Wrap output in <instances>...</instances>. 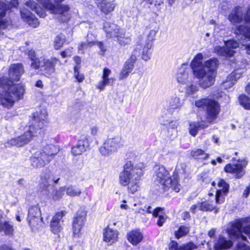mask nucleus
Instances as JSON below:
<instances>
[{"label": "nucleus", "mask_w": 250, "mask_h": 250, "mask_svg": "<svg viewBox=\"0 0 250 250\" xmlns=\"http://www.w3.org/2000/svg\"><path fill=\"white\" fill-rule=\"evenodd\" d=\"M31 164L35 168H40L49 163V160L45 157L42 151H37L30 158Z\"/></svg>", "instance_id": "obj_18"}, {"label": "nucleus", "mask_w": 250, "mask_h": 250, "mask_svg": "<svg viewBox=\"0 0 250 250\" xmlns=\"http://www.w3.org/2000/svg\"><path fill=\"white\" fill-rule=\"evenodd\" d=\"M190 83H188L187 87H186V95L188 96H190L194 94L197 90L198 87L197 86L193 84H189Z\"/></svg>", "instance_id": "obj_46"}, {"label": "nucleus", "mask_w": 250, "mask_h": 250, "mask_svg": "<svg viewBox=\"0 0 250 250\" xmlns=\"http://www.w3.org/2000/svg\"><path fill=\"white\" fill-rule=\"evenodd\" d=\"M155 179L162 185L166 188H171L176 192H179L181 186L179 183L177 174L179 173L184 172V170H180L177 166L175 168L174 174L172 177H170L168 171L164 166L157 165L154 167Z\"/></svg>", "instance_id": "obj_5"}, {"label": "nucleus", "mask_w": 250, "mask_h": 250, "mask_svg": "<svg viewBox=\"0 0 250 250\" xmlns=\"http://www.w3.org/2000/svg\"><path fill=\"white\" fill-rule=\"evenodd\" d=\"M94 43L92 42H82L80 45L79 48V50H81L82 51H83L84 49L89 48Z\"/></svg>", "instance_id": "obj_57"}, {"label": "nucleus", "mask_w": 250, "mask_h": 250, "mask_svg": "<svg viewBox=\"0 0 250 250\" xmlns=\"http://www.w3.org/2000/svg\"><path fill=\"white\" fill-rule=\"evenodd\" d=\"M146 47V44H145L142 51V58L144 60L147 61L150 59V52L149 51V49H147Z\"/></svg>", "instance_id": "obj_51"}, {"label": "nucleus", "mask_w": 250, "mask_h": 250, "mask_svg": "<svg viewBox=\"0 0 250 250\" xmlns=\"http://www.w3.org/2000/svg\"><path fill=\"white\" fill-rule=\"evenodd\" d=\"M119 232L117 230L107 226L103 231V240L111 245L118 241Z\"/></svg>", "instance_id": "obj_21"}, {"label": "nucleus", "mask_w": 250, "mask_h": 250, "mask_svg": "<svg viewBox=\"0 0 250 250\" xmlns=\"http://www.w3.org/2000/svg\"><path fill=\"white\" fill-rule=\"evenodd\" d=\"M237 248L241 250H250V248L246 246L244 243L239 242L237 245Z\"/></svg>", "instance_id": "obj_62"}, {"label": "nucleus", "mask_w": 250, "mask_h": 250, "mask_svg": "<svg viewBox=\"0 0 250 250\" xmlns=\"http://www.w3.org/2000/svg\"><path fill=\"white\" fill-rule=\"evenodd\" d=\"M163 209L160 208H156L152 212L153 216L155 217H159V220L157 222V225L159 226H162L166 220L167 217L166 215H162Z\"/></svg>", "instance_id": "obj_35"}, {"label": "nucleus", "mask_w": 250, "mask_h": 250, "mask_svg": "<svg viewBox=\"0 0 250 250\" xmlns=\"http://www.w3.org/2000/svg\"><path fill=\"white\" fill-rule=\"evenodd\" d=\"M42 151V153L45 154V157L48 158L49 162L53 159L54 155H55L58 151V147L53 145H47L45 146Z\"/></svg>", "instance_id": "obj_31"}, {"label": "nucleus", "mask_w": 250, "mask_h": 250, "mask_svg": "<svg viewBox=\"0 0 250 250\" xmlns=\"http://www.w3.org/2000/svg\"><path fill=\"white\" fill-rule=\"evenodd\" d=\"M222 203L217 196H215L212 193H209L208 197L205 198V200L201 203H199V209L204 211H211L215 209L217 212L218 210L217 205Z\"/></svg>", "instance_id": "obj_9"}, {"label": "nucleus", "mask_w": 250, "mask_h": 250, "mask_svg": "<svg viewBox=\"0 0 250 250\" xmlns=\"http://www.w3.org/2000/svg\"><path fill=\"white\" fill-rule=\"evenodd\" d=\"M210 99L202 98L195 101V105L197 107H204L207 106L208 102Z\"/></svg>", "instance_id": "obj_49"}, {"label": "nucleus", "mask_w": 250, "mask_h": 250, "mask_svg": "<svg viewBox=\"0 0 250 250\" xmlns=\"http://www.w3.org/2000/svg\"><path fill=\"white\" fill-rule=\"evenodd\" d=\"M19 4L18 0H12L7 4H5L7 10H11L13 7H16Z\"/></svg>", "instance_id": "obj_55"}, {"label": "nucleus", "mask_w": 250, "mask_h": 250, "mask_svg": "<svg viewBox=\"0 0 250 250\" xmlns=\"http://www.w3.org/2000/svg\"><path fill=\"white\" fill-rule=\"evenodd\" d=\"M41 211L37 207H31L28 211V221L32 229L35 228L41 220Z\"/></svg>", "instance_id": "obj_20"}, {"label": "nucleus", "mask_w": 250, "mask_h": 250, "mask_svg": "<svg viewBox=\"0 0 250 250\" xmlns=\"http://www.w3.org/2000/svg\"><path fill=\"white\" fill-rule=\"evenodd\" d=\"M183 104V103L179 96L174 94L167 100V106L168 109L174 110L181 108Z\"/></svg>", "instance_id": "obj_27"}, {"label": "nucleus", "mask_w": 250, "mask_h": 250, "mask_svg": "<svg viewBox=\"0 0 250 250\" xmlns=\"http://www.w3.org/2000/svg\"><path fill=\"white\" fill-rule=\"evenodd\" d=\"M65 42V36L63 35L60 34L57 35L54 42V47L56 49L61 48Z\"/></svg>", "instance_id": "obj_38"}, {"label": "nucleus", "mask_w": 250, "mask_h": 250, "mask_svg": "<svg viewBox=\"0 0 250 250\" xmlns=\"http://www.w3.org/2000/svg\"><path fill=\"white\" fill-rule=\"evenodd\" d=\"M178 244L177 242L172 241L169 244V248L170 250H179Z\"/></svg>", "instance_id": "obj_61"}, {"label": "nucleus", "mask_w": 250, "mask_h": 250, "mask_svg": "<svg viewBox=\"0 0 250 250\" xmlns=\"http://www.w3.org/2000/svg\"><path fill=\"white\" fill-rule=\"evenodd\" d=\"M250 219L248 218H245L242 221L238 220L232 223L231 227L227 230L230 237L232 239L242 240L245 241L247 238L242 234V231L245 234H250V225L246 227L242 228V224L244 222H248Z\"/></svg>", "instance_id": "obj_6"}, {"label": "nucleus", "mask_w": 250, "mask_h": 250, "mask_svg": "<svg viewBox=\"0 0 250 250\" xmlns=\"http://www.w3.org/2000/svg\"><path fill=\"white\" fill-rule=\"evenodd\" d=\"M245 11L243 7L235 6L229 15L228 19L232 23H239L245 21Z\"/></svg>", "instance_id": "obj_15"}, {"label": "nucleus", "mask_w": 250, "mask_h": 250, "mask_svg": "<svg viewBox=\"0 0 250 250\" xmlns=\"http://www.w3.org/2000/svg\"><path fill=\"white\" fill-rule=\"evenodd\" d=\"M206 120L208 123L211 124L214 122L220 112L218 103L212 99H210L206 106Z\"/></svg>", "instance_id": "obj_12"}, {"label": "nucleus", "mask_w": 250, "mask_h": 250, "mask_svg": "<svg viewBox=\"0 0 250 250\" xmlns=\"http://www.w3.org/2000/svg\"><path fill=\"white\" fill-rule=\"evenodd\" d=\"M238 46L239 43L236 41L230 40L225 42V46L224 47L216 46L214 51L220 56L231 57L235 53L233 49L237 48Z\"/></svg>", "instance_id": "obj_10"}, {"label": "nucleus", "mask_w": 250, "mask_h": 250, "mask_svg": "<svg viewBox=\"0 0 250 250\" xmlns=\"http://www.w3.org/2000/svg\"><path fill=\"white\" fill-rule=\"evenodd\" d=\"M46 116L47 113L44 109H41L34 113L31 117L30 125L25 128L24 133L20 136L10 139L7 144L12 146L21 147L29 143L33 136L41 134Z\"/></svg>", "instance_id": "obj_3"}, {"label": "nucleus", "mask_w": 250, "mask_h": 250, "mask_svg": "<svg viewBox=\"0 0 250 250\" xmlns=\"http://www.w3.org/2000/svg\"><path fill=\"white\" fill-rule=\"evenodd\" d=\"M191 155L193 157H200L201 158L203 159H207L208 158L209 155L200 149H196L192 150Z\"/></svg>", "instance_id": "obj_44"}, {"label": "nucleus", "mask_w": 250, "mask_h": 250, "mask_svg": "<svg viewBox=\"0 0 250 250\" xmlns=\"http://www.w3.org/2000/svg\"><path fill=\"white\" fill-rule=\"evenodd\" d=\"M66 214V211L61 210L57 212L52 217L50 228L51 231L55 234H59L62 229V225L63 223L62 218Z\"/></svg>", "instance_id": "obj_11"}, {"label": "nucleus", "mask_w": 250, "mask_h": 250, "mask_svg": "<svg viewBox=\"0 0 250 250\" xmlns=\"http://www.w3.org/2000/svg\"><path fill=\"white\" fill-rule=\"evenodd\" d=\"M59 61L56 58L43 61V65L41 71H44L45 75H50L54 72L55 65Z\"/></svg>", "instance_id": "obj_24"}, {"label": "nucleus", "mask_w": 250, "mask_h": 250, "mask_svg": "<svg viewBox=\"0 0 250 250\" xmlns=\"http://www.w3.org/2000/svg\"><path fill=\"white\" fill-rule=\"evenodd\" d=\"M104 29L109 38H115L122 31L116 24L110 22H105Z\"/></svg>", "instance_id": "obj_26"}, {"label": "nucleus", "mask_w": 250, "mask_h": 250, "mask_svg": "<svg viewBox=\"0 0 250 250\" xmlns=\"http://www.w3.org/2000/svg\"><path fill=\"white\" fill-rule=\"evenodd\" d=\"M234 34L237 36L244 37L245 38L243 40L248 39L250 41V26L246 25L236 26L234 29Z\"/></svg>", "instance_id": "obj_29"}, {"label": "nucleus", "mask_w": 250, "mask_h": 250, "mask_svg": "<svg viewBox=\"0 0 250 250\" xmlns=\"http://www.w3.org/2000/svg\"><path fill=\"white\" fill-rule=\"evenodd\" d=\"M5 3H0V20L5 16V13L7 11Z\"/></svg>", "instance_id": "obj_59"}, {"label": "nucleus", "mask_w": 250, "mask_h": 250, "mask_svg": "<svg viewBox=\"0 0 250 250\" xmlns=\"http://www.w3.org/2000/svg\"><path fill=\"white\" fill-rule=\"evenodd\" d=\"M151 207H145L144 208L139 207L138 209H136V212L143 214H144L146 212L150 213L151 212Z\"/></svg>", "instance_id": "obj_60"}, {"label": "nucleus", "mask_w": 250, "mask_h": 250, "mask_svg": "<svg viewBox=\"0 0 250 250\" xmlns=\"http://www.w3.org/2000/svg\"><path fill=\"white\" fill-rule=\"evenodd\" d=\"M85 213L83 212H78L74 218L72 224L73 236L78 238L81 235V231L85 220Z\"/></svg>", "instance_id": "obj_13"}, {"label": "nucleus", "mask_w": 250, "mask_h": 250, "mask_svg": "<svg viewBox=\"0 0 250 250\" xmlns=\"http://www.w3.org/2000/svg\"><path fill=\"white\" fill-rule=\"evenodd\" d=\"M21 15L23 20L33 27L36 28L39 25L38 19L26 8H23L21 10Z\"/></svg>", "instance_id": "obj_22"}, {"label": "nucleus", "mask_w": 250, "mask_h": 250, "mask_svg": "<svg viewBox=\"0 0 250 250\" xmlns=\"http://www.w3.org/2000/svg\"><path fill=\"white\" fill-rule=\"evenodd\" d=\"M218 188L216 191L215 196H217L222 202H224L225 197L228 194L229 189V185L224 180L220 179L218 182Z\"/></svg>", "instance_id": "obj_23"}, {"label": "nucleus", "mask_w": 250, "mask_h": 250, "mask_svg": "<svg viewBox=\"0 0 250 250\" xmlns=\"http://www.w3.org/2000/svg\"><path fill=\"white\" fill-rule=\"evenodd\" d=\"M24 73L21 63L12 64L10 65L9 79H0V104L10 108L16 101L22 99L25 92L24 86L21 83L14 84V81H18Z\"/></svg>", "instance_id": "obj_1"}, {"label": "nucleus", "mask_w": 250, "mask_h": 250, "mask_svg": "<svg viewBox=\"0 0 250 250\" xmlns=\"http://www.w3.org/2000/svg\"><path fill=\"white\" fill-rule=\"evenodd\" d=\"M137 59L136 55L134 52L130 58L125 62L123 68L131 73L134 68V63Z\"/></svg>", "instance_id": "obj_34"}, {"label": "nucleus", "mask_w": 250, "mask_h": 250, "mask_svg": "<svg viewBox=\"0 0 250 250\" xmlns=\"http://www.w3.org/2000/svg\"><path fill=\"white\" fill-rule=\"evenodd\" d=\"M197 249V246L192 242H189L180 246L179 247V250H195Z\"/></svg>", "instance_id": "obj_48"}, {"label": "nucleus", "mask_w": 250, "mask_h": 250, "mask_svg": "<svg viewBox=\"0 0 250 250\" xmlns=\"http://www.w3.org/2000/svg\"><path fill=\"white\" fill-rule=\"evenodd\" d=\"M189 231V228L188 227L185 226H181L178 230L175 231V235L177 238L179 239L180 237L187 235Z\"/></svg>", "instance_id": "obj_41"}, {"label": "nucleus", "mask_w": 250, "mask_h": 250, "mask_svg": "<svg viewBox=\"0 0 250 250\" xmlns=\"http://www.w3.org/2000/svg\"><path fill=\"white\" fill-rule=\"evenodd\" d=\"M241 44L246 50V53L250 55V43H247L245 40H243L241 42Z\"/></svg>", "instance_id": "obj_58"}, {"label": "nucleus", "mask_w": 250, "mask_h": 250, "mask_svg": "<svg viewBox=\"0 0 250 250\" xmlns=\"http://www.w3.org/2000/svg\"><path fill=\"white\" fill-rule=\"evenodd\" d=\"M190 69L187 65L183 64L178 68L176 79L177 82L182 84H187L191 80V76L189 75Z\"/></svg>", "instance_id": "obj_16"}, {"label": "nucleus", "mask_w": 250, "mask_h": 250, "mask_svg": "<svg viewBox=\"0 0 250 250\" xmlns=\"http://www.w3.org/2000/svg\"><path fill=\"white\" fill-rule=\"evenodd\" d=\"M144 174L142 168L134 165L131 161L126 163L124 170L119 175L120 183L127 186L128 190L132 193L136 192L139 188V183Z\"/></svg>", "instance_id": "obj_4"}, {"label": "nucleus", "mask_w": 250, "mask_h": 250, "mask_svg": "<svg viewBox=\"0 0 250 250\" xmlns=\"http://www.w3.org/2000/svg\"><path fill=\"white\" fill-rule=\"evenodd\" d=\"M123 146L121 139L119 137H114L107 139L100 148V153L103 156H109L116 152L117 149Z\"/></svg>", "instance_id": "obj_8"}, {"label": "nucleus", "mask_w": 250, "mask_h": 250, "mask_svg": "<svg viewBox=\"0 0 250 250\" xmlns=\"http://www.w3.org/2000/svg\"><path fill=\"white\" fill-rule=\"evenodd\" d=\"M25 5L32 9V10H34L36 13L41 18H44L46 16V13L45 10L42 8L40 9L37 7V4L32 0L27 1Z\"/></svg>", "instance_id": "obj_33"}, {"label": "nucleus", "mask_w": 250, "mask_h": 250, "mask_svg": "<svg viewBox=\"0 0 250 250\" xmlns=\"http://www.w3.org/2000/svg\"><path fill=\"white\" fill-rule=\"evenodd\" d=\"M130 72H129L128 70H125L124 68L122 69L121 71L119 76V80H123L124 79L126 78L129 75V73Z\"/></svg>", "instance_id": "obj_56"}, {"label": "nucleus", "mask_w": 250, "mask_h": 250, "mask_svg": "<svg viewBox=\"0 0 250 250\" xmlns=\"http://www.w3.org/2000/svg\"><path fill=\"white\" fill-rule=\"evenodd\" d=\"M65 191L67 195L71 197L79 196L82 192L79 188L71 186L65 188Z\"/></svg>", "instance_id": "obj_37"}, {"label": "nucleus", "mask_w": 250, "mask_h": 250, "mask_svg": "<svg viewBox=\"0 0 250 250\" xmlns=\"http://www.w3.org/2000/svg\"><path fill=\"white\" fill-rule=\"evenodd\" d=\"M50 13L57 15L58 21L61 22H66L72 17L71 8L69 5L58 4L49 5Z\"/></svg>", "instance_id": "obj_7"}, {"label": "nucleus", "mask_w": 250, "mask_h": 250, "mask_svg": "<svg viewBox=\"0 0 250 250\" xmlns=\"http://www.w3.org/2000/svg\"><path fill=\"white\" fill-rule=\"evenodd\" d=\"M245 22L250 23V6L245 11Z\"/></svg>", "instance_id": "obj_63"}, {"label": "nucleus", "mask_w": 250, "mask_h": 250, "mask_svg": "<svg viewBox=\"0 0 250 250\" xmlns=\"http://www.w3.org/2000/svg\"><path fill=\"white\" fill-rule=\"evenodd\" d=\"M232 243L228 241L224 237H220L214 243V249L215 250H223L230 247Z\"/></svg>", "instance_id": "obj_30"}, {"label": "nucleus", "mask_w": 250, "mask_h": 250, "mask_svg": "<svg viewBox=\"0 0 250 250\" xmlns=\"http://www.w3.org/2000/svg\"><path fill=\"white\" fill-rule=\"evenodd\" d=\"M240 104L246 109L250 110V98L248 96L242 95L239 97Z\"/></svg>", "instance_id": "obj_40"}, {"label": "nucleus", "mask_w": 250, "mask_h": 250, "mask_svg": "<svg viewBox=\"0 0 250 250\" xmlns=\"http://www.w3.org/2000/svg\"><path fill=\"white\" fill-rule=\"evenodd\" d=\"M61 55L63 58L70 56L71 55V51L70 49H67L63 51H62L61 53Z\"/></svg>", "instance_id": "obj_64"}, {"label": "nucleus", "mask_w": 250, "mask_h": 250, "mask_svg": "<svg viewBox=\"0 0 250 250\" xmlns=\"http://www.w3.org/2000/svg\"><path fill=\"white\" fill-rule=\"evenodd\" d=\"M115 38L117 39V42L121 45H125L128 44L130 42L129 38L125 37L123 31H122L119 34V36H117Z\"/></svg>", "instance_id": "obj_43"}, {"label": "nucleus", "mask_w": 250, "mask_h": 250, "mask_svg": "<svg viewBox=\"0 0 250 250\" xmlns=\"http://www.w3.org/2000/svg\"><path fill=\"white\" fill-rule=\"evenodd\" d=\"M157 31L156 30H151L147 36V42L146 43L147 49H150L152 46L153 41L155 40Z\"/></svg>", "instance_id": "obj_36"}, {"label": "nucleus", "mask_w": 250, "mask_h": 250, "mask_svg": "<svg viewBox=\"0 0 250 250\" xmlns=\"http://www.w3.org/2000/svg\"><path fill=\"white\" fill-rule=\"evenodd\" d=\"M139 204H137V203L132 204V203L129 202L128 203V204H127H127L121 205L120 207L122 209H127L128 208H130L133 210H135V208H134V207H135L137 206H139Z\"/></svg>", "instance_id": "obj_54"}, {"label": "nucleus", "mask_w": 250, "mask_h": 250, "mask_svg": "<svg viewBox=\"0 0 250 250\" xmlns=\"http://www.w3.org/2000/svg\"><path fill=\"white\" fill-rule=\"evenodd\" d=\"M95 2L100 10L104 14L108 15L112 12L116 4L114 0H94Z\"/></svg>", "instance_id": "obj_17"}, {"label": "nucleus", "mask_w": 250, "mask_h": 250, "mask_svg": "<svg viewBox=\"0 0 250 250\" xmlns=\"http://www.w3.org/2000/svg\"><path fill=\"white\" fill-rule=\"evenodd\" d=\"M208 126V124L203 122H201L200 123L192 122L189 124V133L192 136H195L199 129L206 128Z\"/></svg>", "instance_id": "obj_32"}, {"label": "nucleus", "mask_w": 250, "mask_h": 250, "mask_svg": "<svg viewBox=\"0 0 250 250\" xmlns=\"http://www.w3.org/2000/svg\"><path fill=\"white\" fill-rule=\"evenodd\" d=\"M235 82L232 79H229V76L225 81H224L222 83V86L225 89L229 88L234 84Z\"/></svg>", "instance_id": "obj_50"}, {"label": "nucleus", "mask_w": 250, "mask_h": 250, "mask_svg": "<svg viewBox=\"0 0 250 250\" xmlns=\"http://www.w3.org/2000/svg\"><path fill=\"white\" fill-rule=\"evenodd\" d=\"M41 4L45 9L49 10V5H52L53 3L51 0H36Z\"/></svg>", "instance_id": "obj_52"}, {"label": "nucleus", "mask_w": 250, "mask_h": 250, "mask_svg": "<svg viewBox=\"0 0 250 250\" xmlns=\"http://www.w3.org/2000/svg\"><path fill=\"white\" fill-rule=\"evenodd\" d=\"M245 165L242 161H238L235 164H229L224 167L226 172L233 174L236 178H241L245 174Z\"/></svg>", "instance_id": "obj_14"}, {"label": "nucleus", "mask_w": 250, "mask_h": 250, "mask_svg": "<svg viewBox=\"0 0 250 250\" xmlns=\"http://www.w3.org/2000/svg\"><path fill=\"white\" fill-rule=\"evenodd\" d=\"M244 71L242 69H238L232 72L229 75V79H232L235 83L242 76Z\"/></svg>", "instance_id": "obj_47"}, {"label": "nucleus", "mask_w": 250, "mask_h": 250, "mask_svg": "<svg viewBox=\"0 0 250 250\" xmlns=\"http://www.w3.org/2000/svg\"><path fill=\"white\" fill-rule=\"evenodd\" d=\"M64 192L65 188L61 187L53 191L51 198L54 201H58L62 198L64 195Z\"/></svg>", "instance_id": "obj_39"}, {"label": "nucleus", "mask_w": 250, "mask_h": 250, "mask_svg": "<svg viewBox=\"0 0 250 250\" xmlns=\"http://www.w3.org/2000/svg\"><path fill=\"white\" fill-rule=\"evenodd\" d=\"M3 230L5 233L10 234L12 233L13 229L12 226L7 223L0 222V230Z\"/></svg>", "instance_id": "obj_45"}, {"label": "nucleus", "mask_w": 250, "mask_h": 250, "mask_svg": "<svg viewBox=\"0 0 250 250\" xmlns=\"http://www.w3.org/2000/svg\"><path fill=\"white\" fill-rule=\"evenodd\" d=\"M79 67L75 66L74 67V76L79 82H82L84 79V76L82 74H80L78 71Z\"/></svg>", "instance_id": "obj_53"}, {"label": "nucleus", "mask_w": 250, "mask_h": 250, "mask_svg": "<svg viewBox=\"0 0 250 250\" xmlns=\"http://www.w3.org/2000/svg\"><path fill=\"white\" fill-rule=\"evenodd\" d=\"M88 146L87 140L86 139L80 140L76 145L72 147L71 152L73 155H81L86 151Z\"/></svg>", "instance_id": "obj_28"}, {"label": "nucleus", "mask_w": 250, "mask_h": 250, "mask_svg": "<svg viewBox=\"0 0 250 250\" xmlns=\"http://www.w3.org/2000/svg\"><path fill=\"white\" fill-rule=\"evenodd\" d=\"M126 238L132 245L136 246L142 241L143 235L139 230L134 229L127 233Z\"/></svg>", "instance_id": "obj_25"}, {"label": "nucleus", "mask_w": 250, "mask_h": 250, "mask_svg": "<svg viewBox=\"0 0 250 250\" xmlns=\"http://www.w3.org/2000/svg\"><path fill=\"white\" fill-rule=\"evenodd\" d=\"M111 74V70L108 68L103 69V73L102 76V80L96 85V87L100 91L104 89L106 85H113L115 79L113 77L109 78Z\"/></svg>", "instance_id": "obj_19"}, {"label": "nucleus", "mask_w": 250, "mask_h": 250, "mask_svg": "<svg viewBox=\"0 0 250 250\" xmlns=\"http://www.w3.org/2000/svg\"><path fill=\"white\" fill-rule=\"evenodd\" d=\"M203 58L202 53H198L192 60L190 66L194 75L199 80L200 86L206 89L215 82V70L218 66V61L213 58L203 62Z\"/></svg>", "instance_id": "obj_2"}, {"label": "nucleus", "mask_w": 250, "mask_h": 250, "mask_svg": "<svg viewBox=\"0 0 250 250\" xmlns=\"http://www.w3.org/2000/svg\"><path fill=\"white\" fill-rule=\"evenodd\" d=\"M44 59H39L38 58L32 59V62L31 63V67L35 69L42 68L43 65Z\"/></svg>", "instance_id": "obj_42"}]
</instances>
